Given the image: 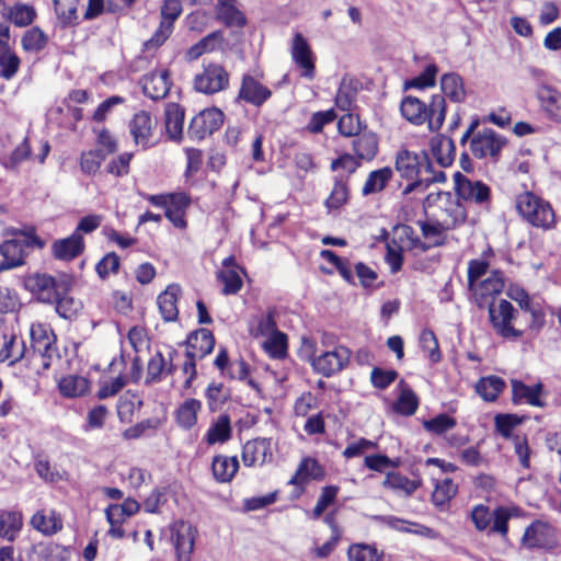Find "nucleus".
<instances>
[{
	"label": "nucleus",
	"mask_w": 561,
	"mask_h": 561,
	"mask_svg": "<svg viewBox=\"0 0 561 561\" xmlns=\"http://www.w3.org/2000/svg\"><path fill=\"white\" fill-rule=\"evenodd\" d=\"M504 288V283L499 275H493L474 284V288H469L474 297L477 305L480 308L485 306L490 307L493 298L501 294Z\"/></svg>",
	"instance_id": "obj_27"
},
{
	"label": "nucleus",
	"mask_w": 561,
	"mask_h": 561,
	"mask_svg": "<svg viewBox=\"0 0 561 561\" xmlns=\"http://www.w3.org/2000/svg\"><path fill=\"white\" fill-rule=\"evenodd\" d=\"M171 534L178 561H191L197 535L196 528L188 522L178 520L172 525Z\"/></svg>",
	"instance_id": "obj_14"
},
{
	"label": "nucleus",
	"mask_w": 561,
	"mask_h": 561,
	"mask_svg": "<svg viewBox=\"0 0 561 561\" xmlns=\"http://www.w3.org/2000/svg\"><path fill=\"white\" fill-rule=\"evenodd\" d=\"M350 561H380L381 553L373 545L354 543L347 550Z\"/></svg>",
	"instance_id": "obj_55"
},
{
	"label": "nucleus",
	"mask_w": 561,
	"mask_h": 561,
	"mask_svg": "<svg viewBox=\"0 0 561 561\" xmlns=\"http://www.w3.org/2000/svg\"><path fill=\"white\" fill-rule=\"evenodd\" d=\"M101 221L102 217L99 215L84 216L80 219L71 236L55 240L51 245H83L82 233L94 231L101 225Z\"/></svg>",
	"instance_id": "obj_32"
},
{
	"label": "nucleus",
	"mask_w": 561,
	"mask_h": 561,
	"mask_svg": "<svg viewBox=\"0 0 561 561\" xmlns=\"http://www.w3.org/2000/svg\"><path fill=\"white\" fill-rule=\"evenodd\" d=\"M537 99L546 117L561 124V91L549 84H542L537 90Z\"/></svg>",
	"instance_id": "obj_20"
},
{
	"label": "nucleus",
	"mask_w": 561,
	"mask_h": 561,
	"mask_svg": "<svg viewBox=\"0 0 561 561\" xmlns=\"http://www.w3.org/2000/svg\"><path fill=\"white\" fill-rule=\"evenodd\" d=\"M24 353V342L13 330L0 325V362H9L12 365L22 359Z\"/></svg>",
	"instance_id": "obj_19"
},
{
	"label": "nucleus",
	"mask_w": 561,
	"mask_h": 561,
	"mask_svg": "<svg viewBox=\"0 0 561 561\" xmlns=\"http://www.w3.org/2000/svg\"><path fill=\"white\" fill-rule=\"evenodd\" d=\"M434 491L432 493V502L436 507L444 508L450 500L456 495L458 486L457 484L449 478H444L442 480L434 478Z\"/></svg>",
	"instance_id": "obj_40"
},
{
	"label": "nucleus",
	"mask_w": 561,
	"mask_h": 561,
	"mask_svg": "<svg viewBox=\"0 0 561 561\" xmlns=\"http://www.w3.org/2000/svg\"><path fill=\"white\" fill-rule=\"evenodd\" d=\"M156 121L146 111L136 113L129 123V133L137 146L148 149L153 146L152 134Z\"/></svg>",
	"instance_id": "obj_18"
},
{
	"label": "nucleus",
	"mask_w": 561,
	"mask_h": 561,
	"mask_svg": "<svg viewBox=\"0 0 561 561\" xmlns=\"http://www.w3.org/2000/svg\"><path fill=\"white\" fill-rule=\"evenodd\" d=\"M402 116L415 126L428 124L432 131L438 130L446 116V101L442 94H434L430 104L424 103L416 96L408 95L400 104Z\"/></svg>",
	"instance_id": "obj_1"
},
{
	"label": "nucleus",
	"mask_w": 561,
	"mask_h": 561,
	"mask_svg": "<svg viewBox=\"0 0 561 561\" xmlns=\"http://www.w3.org/2000/svg\"><path fill=\"white\" fill-rule=\"evenodd\" d=\"M515 309L507 300H501L497 305H490L489 316L495 332L504 339L516 340L522 336V331L512 325Z\"/></svg>",
	"instance_id": "obj_10"
},
{
	"label": "nucleus",
	"mask_w": 561,
	"mask_h": 561,
	"mask_svg": "<svg viewBox=\"0 0 561 561\" xmlns=\"http://www.w3.org/2000/svg\"><path fill=\"white\" fill-rule=\"evenodd\" d=\"M392 175V169L389 167L371 171L364 183L362 194L364 196H369L380 193L387 186Z\"/></svg>",
	"instance_id": "obj_41"
},
{
	"label": "nucleus",
	"mask_w": 561,
	"mask_h": 561,
	"mask_svg": "<svg viewBox=\"0 0 561 561\" xmlns=\"http://www.w3.org/2000/svg\"><path fill=\"white\" fill-rule=\"evenodd\" d=\"M145 95L152 100L165 98L171 88L170 72L168 69L152 71L140 80Z\"/></svg>",
	"instance_id": "obj_21"
},
{
	"label": "nucleus",
	"mask_w": 561,
	"mask_h": 561,
	"mask_svg": "<svg viewBox=\"0 0 561 561\" xmlns=\"http://www.w3.org/2000/svg\"><path fill=\"white\" fill-rule=\"evenodd\" d=\"M433 154L442 167H448L453 163L456 154L455 142L451 138L440 136L431 142Z\"/></svg>",
	"instance_id": "obj_45"
},
{
	"label": "nucleus",
	"mask_w": 561,
	"mask_h": 561,
	"mask_svg": "<svg viewBox=\"0 0 561 561\" xmlns=\"http://www.w3.org/2000/svg\"><path fill=\"white\" fill-rule=\"evenodd\" d=\"M348 197V190L346 181L343 176H336L333 190L330 196L325 201V205L329 209H339Z\"/></svg>",
	"instance_id": "obj_56"
},
{
	"label": "nucleus",
	"mask_w": 561,
	"mask_h": 561,
	"mask_svg": "<svg viewBox=\"0 0 561 561\" xmlns=\"http://www.w3.org/2000/svg\"><path fill=\"white\" fill-rule=\"evenodd\" d=\"M456 421L447 414H439L431 420L424 421L423 426L426 431L442 435L455 427Z\"/></svg>",
	"instance_id": "obj_61"
},
{
	"label": "nucleus",
	"mask_w": 561,
	"mask_h": 561,
	"mask_svg": "<svg viewBox=\"0 0 561 561\" xmlns=\"http://www.w3.org/2000/svg\"><path fill=\"white\" fill-rule=\"evenodd\" d=\"M242 461L247 467L263 465L272 457L270 440L255 438L244 444L242 448Z\"/></svg>",
	"instance_id": "obj_28"
},
{
	"label": "nucleus",
	"mask_w": 561,
	"mask_h": 561,
	"mask_svg": "<svg viewBox=\"0 0 561 561\" xmlns=\"http://www.w3.org/2000/svg\"><path fill=\"white\" fill-rule=\"evenodd\" d=\"M442 91L453 102L460 103L466 99V91L463 87L462 78L455 73H445L440 78Z\"/></svg>",
	"instance_id": "obj_46"
},
{
	"label": "nucleus",
	"mask_w": 561,
	"mask_h": 561,
	"mask_svg": "<svg viewBox=\"0 0 561 561\" xmlns=\"http://www.w3.org/2000/svg\"><path fill=\"white\" fill-rule=\"evenodd\" d=\"M382 485L409 496L422 485V481L421 479L411 480L399 472H389L387 473Z\"/></svg>",
	"instance_id": "obj_42"
},
{
	"label": "nucleus",
	"mask_w": 561,
	"mask_h": 561,
	"mask_svg": "<svg viewBox=\"0 0 561 561\" xmlns=\"http://www.w3.org/2000/svg\"><path fill=\"white\" fill-rule=\"evenodd\" d=\"M239 469L237 457L225 455L215 456L211 463V470L216 481L220 483L230 482Z\"/></svg>",
	"instance_id": "obj_36"
},
{
	"label": "nucleus",
	"mask_w": 561,
	"mask_h": 561,
	"mask_svg": "<svg viewBox=\"0 0 561 561\" xmlns=\"http://www.w3.org/2000/svg\"><path fill=\"white\" fill-rule=\"evenodd\" d=\"M262 346L272 358H283L287 354V336L280 331L274 332L266 336Z\"/></svg>",
	"instance_id": "obj_54"
},
{
	"label": "nucleus",
	"mask_w": 561,
	"mask_h": 561,
	"mask_svg": "<svg viewBox=\"0 0 561 561\" xmlns=\"http://www.w3.org/2000/svg\"><path fill=\"white\" fill-rule=\"evenodd\" d=\"M104 160L105 154L101 149L83 152L80 158L81 171L88 175H94Z\"/></svg>",
	"instance_id": "obj_58"
},
{
	"label": "nucleus",
	"mask_w": 561,
	"mask_h": 561,
	"mask_svg": "<svg viewBox=\"0 0 561 561\" xmlns=\"http://www.w3.org/2000/svg\"><path fill=\"white\" fill-rule=\"evenodd\" d=\"M202 403L196 399L185 400L176 412V420L181 427L192 428L197 422V415L201 412Z\"/></svg>",
	"instance_id": "obj_49"
},
{
	"label": "nucleus",
	"mask_w": 561,
	"mask_h": 561,
	"mask_svg": "<svg viewBox=\"0 0 561 561\" xmlns=\"http://www.w3.org/2000/svg\"><path fill=\"white\" fill-rule=\"evenodd\" d=\"M272 96V91L252 75L242 76L238 100L255 107L262 106Z\"/></svg>",
	"instance_id": "obj_17"
},
{
	"label": "nucleus",
	"mask_w": 561,
	"mask_h": 561,
	"mask_svg": "<svg viewBox=\"0 0 561 561\" xmlns=\"http://www.w3.org/2000/svg\"><path fill=\"white\" fill-rule=\"evenodd\" d=\"M215 16L227 27L241 28L248 22L244 13L238 8L237 0H217Z\"/></svg>",
	"instance_id": "obj_26"
},
{
	"label": "nucleus",
	"mask_w": 561,
	"mask_h": 561,
	"mask_svg": "<svg viewBox=\"0 0 561 561\" xmlns=\"http://www.w3.org/2000/svg\"><path fill=\"white\" fill-rule=\"evenodd\" d=\"M31 525L43 535L51 536L62 529V519L55 510H50L48 514L44 511H38L32 516Z\"/></svg>",
	"instance_id": "obj_33"
},
{
	"label": "nucleus",
	"mask_w": 561,
	"mask_h": 561,
	"mask_svg": "<svg viewBox=\"0 0 561 561\" xmlns=\"http://www.w3.org/2000/svg\"><path fill=\"white\" fill-rule=\"evenodd\" d=\"M191 204L190 196L184 192L172 193L170 203H168L164 215L174 227L183 229L186 227V209Z\"/></svg>",
	"instance_id": "obj_29"
},
{
	"label": "nucleus",
	"mask_w": 561,
	"mask_h": 561,
	"mask_svg": "<svg viewBox=\"0 0 561 561\" xmlns=\"http://www.w3.org/2000/svg\"><path fill=\"white\" fill-rule=\"evenodd\" d=\"M516 514L515 507L499 506L492 512V526L490 531L500 534L506 538L508 533V520Z\"/></svg>",
	"instance_id": "obj_52"
},
{
	"label": "nucleus",
	"mask_w": 561,
	"mask_h": 561,
	"mask_svg": "<svg viewBox=\"0 0 561 561\" xmlns=\"http://www.w3.org/2000/svg\"><path fill=\"white\" fill-rule=\"evenodd\" d=\"M22 526L23 517L21 513L11 511L0 513V538L10 542L14 541Z\"/></svg>",
	"instance_id": "obj_39"
},
{
	"label": "nucleus",
	"mask_w": 561,
	"mask_h": 561,
	"mask_svg": "<svg viewBox=\"0 0 561 561\" xmlns=\"http://www.w3.org/2000/svg\"><path fill=\"white\" fill-rule=\"evenodd\" d=\"M180 0H164L161 7L162 21L153 36L145 43L147 49L162 45L171 35L173 23L182 13Z\"/></svg>",
	"instance_id": "obj_12"
},
{
	"label": "nucleus",
	"mask_w": 561,
	"mask_h": 561,
	"mask_svg": "<svg viewBox=\"0 0 561 561\" xmlns=\"http://www.w3.org/2000/svg\"><path fill=\"white\" fill-rule=\"evenodd\" d=\"M320 255L339 272L344 280L350 284H355L354 271L362 287L366 289H376L382 285V282H378L377 272L364 263H356L354 268H352L351 263L347 260H343L330 250L321 251Z\"/></svg>",
	"instance_id": "obj_5"
},
{
	"label": "nucleus",
	"mask_w": 561,
	"mask_h": 561,
	"mask_svg": "<svg viewBox=\"0 0 561 561\" xmlns=\"http://www.w3.org/2000/svg\"><path fill=\"white\" fill-rule=\"evenodd\" d=\"M89 389V380L82 376L68 375L61 378L59 381V390L65 397H81L84 396Z\"/></svg>",
	"instance_id": "obj_48"
},
{
	"label": "nucleus",
	"mask_w": 561,
	"mask_h": 561,
	"mask_svg": "<svg viewBox=\"0 0 561 561\" xmlns=\"http://www.w3.org/2000/svg\"><path fill=\"white\" fill-rule=\"evenodd\" d=\"M515 208L519 216L534 227L548 230L554 225L551 205L533 192L518 194L515 198Z\"/></svg>",
	"instance_id": "obj_4"
},
{
	"label": "nucleus",
	"mask_w": 561,
	"mask_h": 561,
	"mask_svg": "<svg viewBox=\"0 0 561 561\" xmlns=\"http://www.w3.org/2000/svg\"><path fill=\"white\" fill-rule=\"evenodd\" d=\"M33 362L38 363L43 369L50 367V360L56 355L55 335L48 324L32 323L30 329Z\"/></svg>",
	"instance_id": "obj_7"
},
{
	"label": "nucleus",
	"mask_w": 561,
	"mask_h": 561,
	"mask_svg": "<svg viewBox=\"0 0 561 561\" xmlns=\"http://www.w3.org/2000/svg\"><path fill=\"white\" fill-rule=\"evenodd\" d=\"M241 274L244 270L239 266L233 256H228L222 261V270L218 272V279L224 284V295H234L242 287Z\"/></svg>",
	"instance_id": "obj_22"
},
{
	"label": "nucleus",
	"mask_w": 561,
	"mask_h": 561,
	"mask_svg": "<svg viewBox=\"0 0 561 561\" xmlns=\"http://www.w3.org/2000/svg\"><path fill=\"white\" fill-rule=\"evenodd\" d=\"M71 282L62 277L59 280L48 274L36 273L25 279V288L43 302L55 301L61 293L68 291Z\"/></svg>",
	"instance_id": "obj_6"
},
{
	"label": "nucleus",
	"mask_w": 561,
	"mask_h": 561,
	"mask_svg": "<svg viewBox=\"0 0 561 561\" xmlns=\"http://www.w3.org/2000/svg\"><path fill=\"white\" fill-rule=\"evenodd\" d=\"M350 359L351 351L343 345H339L319 355L313 354L310 364L316 373L324 377H331L342 371L348 365Z\"/></svg>",
	"instance_id": "obj_9"
},
{
	"label": "nucleus",
	"mask_w": 561,
	"mask_h": 561,
	"mask_svg": "<svg viewBox=\"0 0 561 561\" xmlns=\"http://www.w3.org/2000/svg\"><path fill=\"white\" fill-rule=\"evenodd\" d=\"M556 542L553 527L542 520H536L529 525L522 537V545L527 549L547 548Z\"/></svg>",
	"instance_id": "obj_16"
},
{
	"label": "nucleus",
	"mask_w": 561,
	"mask_h": 561,
	"mask_svg": "<svg viewBox=\"0 0 561 561\" xmlns=\"http://www.w3.org/2000/svg\"><path fill=\"white\" fill-rule=\"evenodd\" d=\"M290 54L294 62L301 69V77L312 80L316 75L314 56L301 33L294 35Z\"/></svg>",
	"instance_id": "obj_15"
},
{
	"label": "nucleus",
	"mask_w": 561,
	"mask_h": 561,
	"mask_svg": "<svg viewBox=\"0 0 561 561\" xmlns=\"http://www.w3.org/2000/svg\"><path fill=\"white\" fill-rule=\"evenodd\" d=\"M3 268L11 270L24 264L26 253L23 248H0Z\"/></svg>",
	"instance_id": "obj_62"
},
{
	"label": "nucleus",
	"mask_w": 561,
	"mask_h": 561,
	"mask_svg": "<svg viewBox=\"0 0 561 561\" xmlns=\"http://www.w3.org/2000/svg\"><path fill=\"white\" fill-rule=\"evenodd\" d=\"M47 43L48 36L38 26L27 30L21 39L22 47L27 53H38L46 47Z\"/></svg>",
	"instance_id": "obj_51"
},
{
	"label": "nucleus",
	"mask_w": 561,
	"mask_h": 561,
	"mask_svg": "<svg viewBox=\"0 0 561 561\" xmlns=\"http://www.w3.org/2000/svg\"><path fill=\"white\" fill-rule=\"evenodd\" d=\"M504 387L505 382L501 377L489 376L477 382L476 390L485 401H494Z\"/></svg>",
	"instance_id": "obj_50"
},
{
	"label": "nucleus",
	"mask_w": 561,
	"mask_h": 561,
	"mask_svg": "<svg viewBox=\"0 0 561 561\" xmlns=\"http://www.w3.org/2000/svg\"><path fill=\"white\" fill-rule=\"evenodd\" d=\"M4 236L7 239L1 245H44L33 227H25L23 229L8 228L4 230Z\"/></svg>",
	"instance_id": "obj_38"
},
{
	"label": "nucleus",
	"mask_w": 561,
	"mask_h": 561,
	"mask_svg": "<svg viewBox=\"0 0 561 561\" xmlns=\"http://www.w3.org/2000/svg\"><path fill=\"white\" fill-rule=\"evenodd\" d=\"M375 239L385 242V245H423L414 236L413 228L408 225H396L391 232L382 228Z\"/></svg>",
	"instance_id": "obj_25"
},
{
	"label": "nucleus",
	"mask_w": 561,
	"mask_h": 561,
	"mask_svg": "<svg viewBox=\"0 0 561 561\" xmlns=\"http://www.w3.org/2000/svg\"><path fill=\"white\" fill-rule=\"evenodd\" d=\"M335 118L336 113L333 108L314 112L306 126V130L310 134H319L325 125L333 123Z\"/></svg>",
	"instance_id": "obj_59"
},
{
	"label": "nucleus",
	"mask_w": 561,
	"mask_h": 561,
	"mask_svg": "<svg viewBox=\"0 0 561 561\" xmlns=\"http://www.w3.org/2000/svg\"><path fill=\"white\" fill-rule=\"evenodd\" d=\"M54 302H56L57 312L64 318H71L81 308V302L69 296L68 291L61 293Z\"/></svg>",
	"instance_id": "obj_60"
},
{
	"label": "nucleus",
	"mask_w": 561,
	"mask_h": 561,
	"mask_svg": "<svg viewBox=\"0 0 561 561\" xmlns=\"http://www.w3.org/2000/svg\"><path fill=\"white\" fill-rule=\"evenodd\" d=\"M479 121L474 119L470 123L467 130L460 138V144L465 145L469 141V150L477 159H490L496 162L500 158L502 149L506 146L507 140L491 128H482L477 130Z\"/></svg>",
	"instance_id": "obj_2"
},
{
	"label": "nucleus",
	"mask_w": 561,
	"mask_h": 561,
	"mask_svg": "<svg viewBox=\"0 0 561 561\" xmlns=\"http://www.w3.org/2000/svg\"><path fill=\"white\" fill-rule=\"evenodd\" d=\"M512 394L515 403H527L537 408H545L543 386L538 382L528 386L519 380H512Z\"/></svg>",
	"instance_id": "obj_23"
},
{
	"label": "nucleus",
	"mask_w": 561,
	"mask_h": 561,
	"mask_svg": "<svg viewBox=\"0 0 561 561\" xmlns=\"http://www.w3.org/2000/svg\"><path fill=\"white\" fill-rule=\"evenodd\" d=\"M8 22L13 23L16 27H26L36 19V10L33 5L16 2L9 5Z\"/></svg>",
	"instance_id": "obj_47"
},
{
	"label": "nucleus",
	"mask_w": 561,
	"mask_h": 561,
	"mask_svg": "<svg viewBox=\"0 0 561 561\" xmlns=\"http://www.w3.org/2000/svg\"><path fill=\"white\" fill-rule=\"evenodd\" d=\"M19 308V295L9 287L0 286V314L14 312Z\"/></svg>",
	"instance_id": "obj_64"
},
{
	"label": "nucleus",
	"mask_w": 561,
	"mask_h": 561,
	"mask_svg": "<svg viewBox=\"0 0 561 561\" xmlns=\"http://www.w3.org/2000/svg\"><path fill=\"white\" fill-rule=\"evenodd\" d=\"M215 346V337L207 329H201L190 334L186 341L187 358L202 359L208 355Z\"/></svg>",
	"instance_id": "obj_24"
},
{
	"label": "nucleus",
	"mask_w": 561,
	"mask_h": 561,
	"mask_svg": "<svg viewBox=\"0 0 561 561\" xmlns=\"http://www.w3.org/2000/svg\"><path fill=\"white\" fill-rule=\"evenodd\" d=\"M181 295L179 285H169L157 298L159 311L164 321H175L179 316L178 299Z\"/></svg>",
	"instance_id": "obj_30"
},
{
	"label": "nucleus",
	"mask_w": 561,
	"mask_h": 561,
	"mask_svg": "<svg viewBox=\"0 0 561 561\" xmlns=\"http://www.w3.org/2000/svg\"><path fill=\"white\" fill-rule=\"evenodd\" d=\"M438 67L435 64H428L425 69L416 77L404 82V90L426 89L435 85Z\"/></svg>",
	"instance_id": "obj_53"
},
{
	"label": "nucleus",
	"mask_w": 561,
	"mask_h": 561,
	"mask_svg": "<svg viewBox=\"0 0 561 561\" xmlns=\"http://www.w3.org/2000/svg\"><path fill=\"white\" fill-rule=\"evenodd\" d=\"M232 427L230 417L227 414H220L209 425L204 440L208 445L225 444L231 438Z\"/></svg>",
	"instance_id": "obj_34"
},
{
	"label": "nucleus",
	"mask_w": 561,
	"mask_h": 561,
	"mask_svg": "<svg viewBox=\"0 0 561 561\" xmlns=\"http://www.w3.org/2000/svg\"><path fill=\"white\" fill-rule=\"evenodd\" d=\"M229 85V73L218 64H209L204 66L201 73L194 78V87L196 91L204 94H214L227 89Z\"/></svg>",
	"instance_id": "obj_11"
},
{
	"label": "nucleus",
	"mask_w": 561,
	"mask_h": 561,
	"mask_svg": "<svg viewBox=\"0 0 561 561\" xmlns=\"http://www.w3.org/2000/svg\"><path fill=\"white\" fill-rule=\"evenodd\" d=\"M366 127L357 115L347 113L343 115L337 122V129L342 136L355 137L362 133Z\"/></svg>",
	"instance_id": "obj_57"
},
{
	"label": "nucleus",
	"mask_w": 561,
	"mask_h": 561,
	"mask_svg": "<svg viewBox=\"0 0 561 561\" xmlns=\"http://www.w3.org/2000/svg\"><path fill=\"white\" fill-rule=\"evenodd\" d=\"M224 123V113L218 108H206L195 115L187 134L192 139L202 140L218 130Z\"/></svg>",
	"instance_id": "obj_13"
},
{
	"label": "nucleus",
	"mask_w": 561,
	"mask_h": 561,
	"mask_svg": "<svg viewBox=\"0 0 561 561\" xmlns=\"http://www.w3.org/2000/svg\"><path fill=\"white\" fill-rule=\"evenodd\" d=\"M9 38H0V77L5 80H11L18 72L21 59L10 48Z\"/></svg>",
	"instance_id": "obj_37"
},
{
	"label": "nucleus",
	"mask_w": 561,
	"mask_h": 561,
	"mask_svg": "<svg viewBox=\"0 0 561 561\" xmlns=\"http://www.w3.org/2000/svg\"><path fill=\"white\" fill-rule=\"evenodd\" d=\"M184 125V111L179 104L170 103L165 107V129L169 137L179 140Z\"/></svg>",
	"instance_id": "obj_44"
},
{
	"label": "nucleus",
	"mask_w": 561,
	"mask_h": 561,
	"mask_svg": "<svg viewBox=\"0 0 561 561\" xmlns=\"http://www.w3.org/2000/svg\"><path fill=\"white\" fill-rule=\"evenodd\" d=\"M352 145L357 158L360 160H371L378 152L377 135L367 130V128L354 137Z\"/></svg>",
	"instance_id": "obj_35"
},
{
	"label": "nucleus",
	"mask_w": 561,
	"mask_h": 561,
	"mask_svg": "<svg viewBox=\"0 0 561 561\" xmlns=\"http://www.w3.org/2000/svg\"><path fill=\"white\" fill-rule=\"evenodd\" d=\"M325 472L322 466L311 457L304 458L295 474L289 480V484L302 485L310 480H322L324 479Z\"/></svg>",
	"instance_id": "obj_31"
},
{
	"label": "nucleus",
	"mask_w": 561,
	"mask_h": 561,
	"mask_svg": "<svg viewBox=\"0 0 561 561\" xmlns=\"http://www.w3.org/2000/svg\"><path fill=\"white\" fill-rule=\"evenodd\" d=\"M420 343L423 351L427 352V356L432 363L440 360L438 342L433 331L424 330L421 333Z\"/></svg>",
	"instance_id": "obj_63"
},
{
	"label": "nucleus",
	"mask_w": 561,
	"mask_h": 561,
	"mask_svg": "<svg viewBox=\"0 0 561 561\" xmlns=\"http://www.w3.org/2000/svg\"><path fill=\"white\" fill-rule=\"evenodd\" d=\"M396 170L402 179L409 181L402 191L403 195H409L412 192H420L422 178L432 174L433 164L425 151L402 149L396 156Z\"/></svg>",
	"instance_id": "obj_3"
},
{
	"label": "nucleus",
	"mask_w": 561,
	"mask_h": 561,
	"mask_svg": "<svg viewBox=\"0 0 561 561\" xmlns=\"http://www.w3.org/2000/svg\"><path fill=\"white\" fill-rule=\"evenodd\" d=\"M457 197L488 208L491 203V188L480 180L470 179L460 172L454 174Z\"/></svg>",
	"instance_id": "obj_8"
},
{
	"label": "nucleus",
	"mask_w": 561,
	"mask_h": 561,
	"mask_svg": "<svg viewBox=\"0 0 561 561\" xmlns=\"http://www.w3.org/2000/svg\"><path fill=\"white\" fill-rule=\"evenodd\" d=\"M79 1L80 0H54L55 13L62 27L75 26L79 23Z\"/></svg>",
	"instance_id": "obj_43"
}]
</instances>
